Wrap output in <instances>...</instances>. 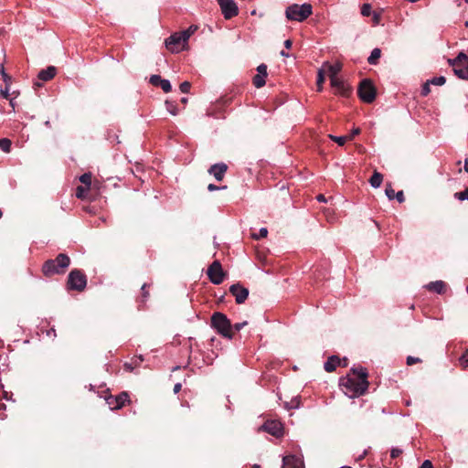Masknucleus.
Here are the masks:
<instances>
[{"mask_svg":"<svg viewBox=\"0 0 468 468\" xmlns=\"http://www.w3.org/2000/svg\"><path fill=\"white\" fill-rule=\"evenodd\" d=\"M353 377L346 376L340 381L346 395L356 398L366 393L368 388L367 371L365 367L352 368Z\"/></svg>","mask_w":468,"mask_h":468,"instance_id":"1","label":"nucleus"},{"mask_svg":"<svg viewBox=\"0 0 468 468\" xmlns=\"http://www.w3.org/2000/svg\"><path fill=\"white\" fill-rule=\"evenodd\" d=\"M70 264V259L64 253L58 254L54 260H48L42 266V272L47 277L63 274Z\"/></svg>","mask_w":468,"mask_h":468,"instance_id":"2","label":"nucleus"},{"mask_svg":"<svg viewBox=\"0 0 468 468\" xmlns=\"http://www.w3.org/2000/svg\"><path fill=\"white\" fill-rule=\"evenodd\" d=\"M313 13V6L310 4L289 5L285 10V16L288 20L303 22Z\"/></svg>","mask_w":468,"mask_h":468,"instance_id":"3","label":"nucleus"},{"mask_svg":"<svg viewBox=\"0 0 468 468\" xmlns=\"http://www.w3.org/2000/svg\"><path fill=\"white\" fill-rule=\"evenodd\" d=\"M211 326L222 336L229 339L233 337L231 323L224 314L215 313L211 317Z\"/></svg>","mask_w":468,"mask_h":468,"instance_id":"4","label":"nucleus"},{"mask_svg":"<svg viewBox=\"0 0 468 468\" xmlns=\"http://www.w3.org/2000/svg\"><path fill=\"white\" fill-rule=\"evenodd\" d=\"M448 63L459 79L468 80V56L464 52H460L456 58L448 59Z\"/></svg>","mask_w":468,"mask_h":468,"instance_id":"5","label":"nucleus"},{"mask_svg":"<svg viewBox=\"0 0 468 468\" xmlns=\"http://www.w3.org/2000/svg\"><path fill=\"white\" fill-rule=\"evenodd\" d=\"M359 98L367 103H371L376 98V89L370 80H363L358 87Z\"/></svg>","mask_w":468,"mask_h":468,"instance_id":"6","label":"nucleus"},{"mask_svg":"<svg viewBox=\"0 0 468 468\" xmlns=\"http://www.w3.org/2000/svg\"><path fill=\"white\" fill-rule=\"evenodd\" d=\"M68 284L69 289L76 291H83L87 284V279L80 270H73L68 277Z\"/></svg>","mask_w":468,"mask_h":468,"instance_id":"7","label":"nucleus"},{"mask_svg":"<svg viewBox=\"0 0 468 468\" xmlns=\"http://www.w3.org/2000/svg\"><path fill=\"white\" fill-rule=\"evenodd\" d=\"M207 276L214 284H220L224 280V271L218 261H215L207 269Z\"/></svg>","mask_w":468,"mask_h":468,"instance_id":"8","label":"nucleus"},{"mask_svg":"<svg viewBox=\"0 0 468 468\" xmlns=\"http://www.w3.org/2000/svg\"><path fill=\"white\" fill-rule=\"evenodd\" d=\"M260 431H266L271 435L279 438L283 435V427L279 420H267L263 425L260 427Z\"/></svg>","mask_w":468,"mask_h":468,"instance_id":"9","label":"nucleus"},{"mask_svg":"<svg viewBox=\"0 0 468 468\" xmlns=\"http://www.w3.org/2000/svg\"><path fill=\"white\" fill-rule=\"evenodd\" d=\"M221 12L226 19H230L238 15L239 9L234 0H217Z\"/></svg>","mask_w":468,"mask_h":468,"instance_id":"10","label":"nucleus"},{"mask_svg":"<svg viewBox=\"0 0 468 468\" xmlns=\"http://www.w3.org/2000/svg\"><path fill=\"white\" fill-rule=\"evenodd\" d=\"M229 292L235 297L238 304L243 303L249 296V290L239 283L232 284L229 288Z\"/></svg>","mask_w":468,"mask_h":468,"instance_id":"11","label":"nucleus"},{"mask_svg":"<svg viewBox=\"0 0 468 468\" xmlns=\"http://www.w3.org/2000/svg\"><path fill=\"white\" fill-rule=\"evenodd\" d=\"M228 169V165L224 163L215 164L210 166L208 169V173L212 175L216 180L221 181L224 177V175Z\"/></svg>","mask_w":468,"mask_h":468,"instance_id":"12","label":"nucleus"},{"mask_svg":"<svg viewBox=\"0 0 468 468\" xmlns=\"http://www.w3.org/2000/svg\"><path fill=\"white\" fill-rule=\"evenodd\" d=\"M150 83L154 86H160L165 92H169L172 90L170 81L162 79L159 75H152L150 77Z\"/></svg>","mask_w":468,"mask_h":468,"instance_id":"13","label":"nucleus"},{"mask_svg":"<svg viewBox=\"0 0 468 468\" xmlns=\"http://www.w3.org/2000/svg\"><path fill=\"white\" fill-rule=\"evenodd\" d=\"M183 43V37L180 33H175L165 40V46L172 52H178L179 49L176 48L177 45Z\"/></svg>","mask_w":468,"mask_h":468,"instance_id":"14","label":"nucleus"},{"mask_svg":"<svg viewBox=\"0 0 468 468\" xmlns=\"http://www.w3.org/2000/svg\"><path fill=\"white\" fill-rule=\"evenodd\" d=\"M282 463V468H303L302 461L294 455L283 457Z\"/></svg>","mask_w":468,"mask_h":468,"instance_id":"15","label":"nucleus"},{"mask_svg":"<svg viewBox=\"0 0 468 468\" xmlns=\"http://www.w3.org/2000/svg\"><path fill=\"white\" fill-rule=\"evenodd\" d=\"M331 85L335 89L336 93L341 94L343 96L347 95L348 88L345 85L344 81L338 77H334L330 79Z\"/></svg>","mask_w":468,"mask_h":468,"instance_id":"16","label":"nucleus"},{"mask_svg":"<svg viewBox=\"0 0 468 468\" xmlns=\"http://www.w3.org/2000/svg\"><path fill=\"white\" fill-rule=\"evenodd\" d=\"M57 69L53 66L48 67L46 69H42L38 73V79L43 81H48L55 77Z\"/></svg>","mask_w":468,"mask_h":468,"instance_id":"17","label":"nucleus"},{"mask_svg":"<svg viewBox=\"0 0 468 468\" xmlns=\"http://www.w3.org/2000/svg\"><path fill=\"white\" fill-rule=\"evenodd\" d=\"M322 69H327V72H328V75H329V78H335V77H338V73L341 71L342 69V64L340 63H335V64H329L328 62H325L324 65H323V68Z\"/></svg>","mask_w":468,"mask_h":468,"instance_id":"18","label":"nucleus"},{"mask_svg":"<svg viewBox=\"0 0 468 468\" xmlns=\"http://www.w3.org/2000/svg\"><path fill=\"white\" fill-rule=\"evenodd\" d=\"M340 364V358L336 356H331L324 365L326 372H333Z\"/></svg>","mask_w":468,"mask_h":468,"instance_id":"19","label":"nucleus"},{"mask_svg":"<svg viewBox=\"0 0 468 468\" xmlns=\"http://www.w3.org/2000/svg\"><path fill=\"white\" fill-rule=\"evenodd\" d=\"M426 288L441 294L445 291V283L442 281L431 282L426 285Z\"/></svg>","mask_w":468,"mask_h":468,"instance_id":"20","label":"nucleus"},{"mask_svg":"<svg viewBox=\"0 0 468 468\" xmlns=\"http://www.w3.org/2000/svg\"><path fill=\"white\" fill-rule=\"evenodd\" d=\"M382 181H383V176L377 171L374 172V174L372 175V176L369 179V183H370L371 186L374 188L379 187L382 184Z\"/></svg>","mask_w":468,"mask_h":468,"instance_id":"21","label":"nucleus"},{"mask_svg":"<svg viewBox=\"0 0 468 468\" xmlns=\"http://www.w3.org/2000/svg\"><path fill=\"white\" fill-rule=\"evenodd\" d=\"M380 56L381 50L378 48H376L371 51V54L367 58V62L370 65H377Z\"/></svg>","mask_w":468,"mask_h":468,"instance_id":"22","label":"nucleus"},{"mask_svg":"<svg viewBox=\"0 0 468 468\" xmlns=\"http://www.w3.org/2000/svg\"><path fill=\"white\" fill-rule=\"evenodd\" d=\"M197 30V26H190L186 30L179 32L181 37H183V43H186L188 38Z\"/></svg>","mask_w":468,"mask_h":468,"instance_id":"23","label":"nucleus"},{"mask_svg":"<svg viewBox=\"0 0 468 468\" xmlns=\"http://www.w3.org/2000/svg\"><path fill=\"white\" fill-rule=\"evenodd\" d=\"M329 138L335 142L338 145L342 146L344 145L348 140H352V136H335L332 134H329Z\"/></svg>","mask_w":468,"mask_h":468,"instance_id":"24","label":"nucleus"},{"mask_svg":"<svg viewBox=\"0 0 468 468\" xmlns=\"http://www.w3.org/2000/svg\"><path fill=\"white\" fill-rule=\"evenodd\" d=\"M90 189V187L79 186L76 189V197L80 199L86 198Z\"/></svg>","mask_w":468,"mask_h":468,"instance_id":"25","label":"nucleus"},{"mask_svg":"<svg viewBox=\"0 0 468 468\" xmlns=\"http://www.w3.org/2000/svg\"><path fill=\"white\" fill-rule=\"evenodd\" d=\"M265 76L263 75H261V74H256L254 77H253V84L256 88H261L265 85L266 81H265Z\"/></svg>","mask_w":468,"mask_h":468,"instance_id":"26","label":"nucleus"},{"mask_svg":"<svg viewBox=\"0 0 468 468\" xmlns=\"http://www.w3.org/2000/svg\"><path fill=\"white\" fill-rule=\"evenodd\" d=\"M11 141L7 138L0 139V149L5 153H10L11 151Z\"/></svg>","mask_w":468,"mask_h":468,"instance_id":"27","label":"nucleus"},{"mask_svg":"<svg viewBox=\"0 0 468 468\" xmlns=\"http://www.w3.org/2000/svg\"><path fill=\"white\" fill-rule=\"evenodd\" d=\"M91 178L92 175L91 173H85L80 177V181L84 185V186L91 187Z\"/></svg>","mask_w":468,"mask_h":468,"instance_id":"28","label":"nucleus"},{"mask_svg":"<svg viewBox=\"0 0 468 468\" xmlns=\"http://www.w3.org/2000/svg\"><path fill=\"white\" fill-rule=\"evenodd\" d=\"M324 82V69H320L318 70V76H317V90L318 91H321L323 90V83Z\"/></svg>","mask_w":468,"mask_h":468,"instance_id":"29","label":"nucleus"},{"mask_svg":"<svg viewBox=\"0 0 468 468\" xmlns=\"http://www.w3.org/2000/svg\"><path fill=\"white\" fill-rule=\"evenodd\" d=\"M300 406V399L298 398L292 399L290 402H285L284 407L287 410L297 409Z\"/></svg>","mask_w":468,"mask_h":468,"instance_id":"30","label":"nucleus"},{"mask_svg":"<svg viewBox=\"0 0 468 468\" xmlns=\"http://www.w3.org/2000/svg\"><path fill=\"white\" fill-rule=\"evenodd\" d=\"M165 108L166 110L172 114V115H176L177 114V108H176V105L172 102V101H165Z\"/></svg>","mask_w":468,"mask_h":468,"instance_id":"31","label":"nucleus"},{"mask_svg":"<svg viewBox=\"0 0 468 468\" xmlns=\"http://www.w3.org/2000/svg\"><path fill=\"white\" fill-rule=\"evenodd\" d=\"M0 74L3 78V80L5 81V85H10L11 83V77L5 73L4 64L0 65Z\"/></svg>","mask_w":468,"mask_h":468,"instance_id":"32","label":"nucleus"},{"mask_svg":"<svg viewBox=\"0 0 468 468\" xmlns=\"http://www.w3.org/2000/svg\"><path fill=\"white\" fill-rule=\"evenodd\" d=\"M454 197L461 201L468 200V187L462 192H456Z\"/></svg>","mask_w":468,"mask_h":468,"instance_id":"33","label":"nucleus"},{"mask_svg":"<svg viewBox=\"0 0 468 468\" xmlns=\"http://www.w3.org/2000/svg\"><path fill=\"white\" fill-rule=\"evenodd\" d=\"M431 84L441 86L446 82V79L443 76L435 77L429 80Z\"/></svg>","mask_w":468,"mask_h":468,"instance_id":"34","label":"nucleus"},{"mask_svg":"<svg viewBox=\"0 0 468 468\" xmlns=\"http://www.w3.org/2000/svg\"><path fill=\"white\" fill-rule=\"evenodd\" d=\"M459 362L463 367H468V349L461 356Z\"/></svg>","mask_w":468,"mask_h":468,"instance_id":"35","label":"nucleus"},{"mask_svg":"<svg viewBox=\"0 0 468 468\" xmlns=\"http://www.w3.org/2000/svg\"><path fill=\"white\" fill-rule=\"evenodd\" d=\"M385 193H386V196L388 197V198L389 200H392V199L395 198L396 193H395L394 189L391 187L390 185L387 186Z\"/></svg>","mask_w":468,"mask_h":468,"instance_id":"36","label":"nucleus"},{"mask_svg":"<svg viewBox=\"0 0 468 468\" xmlns=\"http://www.w3.org/2000/svg\"><path fill=\"white\" fill-rule=\"evenodd\" d=\"M371 12V5L369 4H364L361 7V14L364 16H368Z\"/></svg>","mask_w":468,"mask_h":468,"instance_id":"37","label":"nucleus"},{"mask_svg":"<svg viewBox=\"0 0 468 468\" xmlns=\"http://www.w3.org/2000/svg\"><path fill=\"white\" fill-rule=\"evenodd\" d=\"M127 398H128L127 393L121 394L117 398V406H116V408H121L123 405L124 401L127 399Z\"/></svg>","mask_w":468,"mask_h":468,"instance_id":"38","label":"nucleus"},{"mask_svg":"<svg viewBox=\"0 0 468 468\" xmlns=\"http://www.w3.org/2000/svg\"><path fill=\"white\" fill-rule=\"evenodd\" d=\"M179 88L183 93H188L191 88V84L188 81H184L180 84Z\"/></svg>","mask_w":468,"mask_h":468,"instance_id":"39","label":"nucleus"},{"mask_svg":"<svg viewBox=\"0 0 468 468\" xmlns=\"http://www.w3.org/2000/svg\"><path fill=\"white\" fill-rule=\"evenodd\" d=\"M268 234V230L266 228H261L259 231V235H256V234H253L252 237L255 239H259L261 238H265Z\"/></svg>","mask_w":468,"mask_h":468,"instance_id":"40","label":"nucleus"},{"mask_svg":"<svg viewBox=\"0 0 468 468\" xmlns=\"http://www.w3.org/2000/svg\"><path fill=\"white\" fill-rule=\"evenodd\" d=\"M258 74L263 75L267 77V66L265 64H261L257 67Z\"/></svg>","mask_w":468,"mask_h":468,"instance_id":"41","label":"nucleus"},{"mask_svg":"<svg viewBox=\"0 0 468 468\" xmlns=\"http://www.w3.org/2000/svg\"><path fill=\"white\" fill-rule=\"evenodd\" d=\"M430 84L431 82L428 80L422 87L421 89V95L422 96H427L430 92H431V89H430Z\"/></svg>","mask_w":468,"mask_h":468,"instance_id":"42","label":"nucleus"},{"mask_svg":"<svg viewBox=\"0 0 468 468\" xmlns=\"http://www.w3.org/2000/svg\"><path fill=\"white\" fill-rule=\"evenodd\" d=\"M418 362H420V359L419 357H414V356H410L407 357V364L409 366H411Z\"/></svg>","mask_w":468,"mask_h":468,"instance_id":"43","label":"nucleus"},{"mask_svg":"<svg viewBox=\"0 0 468 468\" xmlns=\"http://www.w3.org/2000/svg\"><path fill=\"white\" fill-rule=\"evenodd\" d=\"M395 198L398 200V202L402 203L405 200L404 193L403 191H399L395 195Z\"/></svg>","mask_w":468,"mask_h":468,"instance_id":"44","label":"nucleus"},{"mask_svg":"<svg viewBox=\"0 0 468 468\" xmlns=\"http://www.w3.org/2000/svg\"><path fill=\"white\" fill-rule=\"evenodd\" d=\"M401 452H402V451L399 449H392L391 452H390L391 458L399 457Z\"/></svg>","mask_w":468,"mask_h":468,"instance_id":"45","label":"nucleus"},{"mask_svg":"<svg viewBox=\"0 0 468 468\" xmlns=\"http://www.w3.org/2000/svg\"><path fill=\"white\" fill-rule=\"evenodd\" d=\"M248 323L246 321L242 322V323H237L234 324V329L236 331H239L240 329H242Z\"/></svg>","mask_w":468,"mask_h":468,"instance_id":"46","label":"nucleus"},{"mask_svg":"<svg viewBox=\"0 0 468 468\" xmlns=\"http://www.w3.org/2000/svg\"><path fill=\"white\" fill-rule=\"evenodd\" d=\"M1 94L4 98L8 99L9 97V85H6L4 90H1Z\"/></svg>","mask_w":468,"mask_h":468,"instance_id":"47","label":"nucleus"},{"mask_svg":"<svg viewBox=\"0 0 468 468\" xmlns=\"http://www.w3.org/2000/svg\"><path fill=\"white\" fill-rule=\"evenodd\" d=\"M420 468H433V465L430 460H425Z\"/></svg>","mask_w":468,"mask_h":468,"instance_id":"48","label":"nucleus"},{"mask_svg":"<svg viewBox=\"0 0 468 468\" xmlns=\"http://www.w3.org/2000/svg\"><path fill=\"white\" fill-rule=\"evenodd\" d=\"M208 191H215L220 189V187L215 186L214 184H209L207 186Z\"/></svg>","mask_w":468,"mask_h":468,"instance_id":"49","label":"nucleus"},{"mask_svg":"<svg viewBox=\"0 0 468 468\" xmlns=\"http://www.w3.org/2000/svg\"><path fill=\"white\" fill-rule=\"evenodd\" d=\"M181 383H176L175 386H174V392L175 393H178L181 389Z\"/></svg>","mask_w":468,"mask_h":468,"instance_id":"50","label":"nucleus"},{"mask_svg":"<svg viewBox=\"0 0 468 468\" xmlns=\"http://www.w3.org/2000/svg\"><path fill=\"white\" fill-rule=\"evenodd\" d=\"M292 45V40L287 39V40L284 41V46H285L286 48H291Z\"/></svg>","mask_w":468,"mask_h":468,"instance_id":"51","label":"nucleus"},{"mask_svg":"<svg viewBox=\"0 0 468 468\" xmlns=\"http://www.w3.org/2000/svg\"><path fill=\"white\" fill-rule=\"evenodd\" d=\"M146 284H143L142 291H143V296L144 298H146L148 296V292L145 291Z\"/></svg>","mask_w":468,"mask_h":468,"instance_id":"52","label":"nucleus"},{"mask_svg":"<svg viewBox=\"0 0 468 468\" xmlns=\"http://www.w3.org/2000/svg\"><path fill=\"white\" fill-rule=\"evenodd\" d=\"M359 133H360V129L356 128L352 131V133L349 136H352V138H353L355 135L358 134Z\"/></svg>","mask_w":468,"mask_h":468,"instance_id":"53","label":"nucleus"},{"mask_svg":"<svg viewBox=\"0 0 468 468\" xmlns=\"http://www.w3.org/2000/svg\"><path fill=\"white\" fill-rule=\"evenodd\" d=\"M316 198L320 202H325L326 201V199H325L324 195H318Z\"/></svg>","mask_w":468,"mask_h":468,"instance_id":"54","label":"nucleus"},{"mask_svg":"<svg viewBox=\"0 0 468 468\" xmlns=\"http://www.w3.org/2000/svg\"><path fill=\"white\" fill-rule=\"evenodd\" d=\"M124 367H125L129 371H132V370L133 369V367H132V365H131V364H128V363H126V364L124 365Z\"/></svg>","mask_w":468,"mask_h":468,"instance_id":"55","label":"nucleus"},{"mask_svg":"<svg viewBox=\"0 0 468 468\" xmlns=\"http://www.w3.org/2000/svg\"><path fill=\"white\" fill-rule=\"evenodd\" d=\"M464 171L468 173V159L464 161Z\"/></svg>","mask_w":468,"mask_h":468,"instance_id":"56","label":"nucleus"},{"mask_svg":"<svg viewBox=\"0 0 468 468\" xmlns=\"http://www.w3.org/2000/svg\"><path fill=\"white\" fill-rule=\"evenodd\" d=\"M280 54H281V56H282V57H289V54H288V53H286V52H285V51H283V50H282V51H281V53H280Z\"/></svg>","mask_w":468,"mask_h":468,"instance_id":"57","label":"nucleus"},{"mask_svg":"<svg viewBox=\"0 0 468 468\" xmlns=\"http://www.w3.org/2000/svg\"><path fill=\"white\" fill-rule=\"evenodd\" d=\"M181 102L182 103H186L187 102V98H182L181 99Z\"/></svg>","mask_w":468,"mask_h":468,"instance_id":"58","label":"nucleus"},{"mask_svg":"<svg viewBox=\"0 0 468 468\" xmlns=\"http://www.w3.org/2000/svg\"><path fill=\"white\" fill-rule=\"evenodd\" d=\"M10 105L12 106L13 109L15 108V103H14L13 100H10Z\"/></svg>","mask_w":468,"mask_h":468,"instance_id":"59","label":"nucleus"},{"mask_svg":"<svg viewBox=\"0 0 468 468\" xmlns=\"http://www.w3.org/2000/svg\"><path fill=\"white\" fill-rule=\"evenodd\" d=\"M366 454H367V451H364L363 454H362V455H360V457H359V458H360V459H361V458H364V456H365Z\"/></svg>","mask_w":468,"mask_h":468,"instance_id":"60","label":"nucleus"},{"mask_svg":"<svg viewBox=\"0 0 468 468\" xmlns=\"http://www.w3.org/2000/svg\"><path fill=\"white\" fill-rule=\"evenodd\" d=\"M342 468H352V467H350V466H343Z\"/></svg>","mask_w":468,"mask_h":468,"instance_id":"61","label":"nucleus"},{"mask_svg":"<svg viewBox=\"0 0 468 468\" xmlns=\"http://www.w3.org/2000/svg\"><path fill=\"white\" fill-rule=\"evenodd\" d=\"M253 468H259V465L255 464V465L253 466Z\"/></svg>","mask_w":468,"mask_h":468,"instance_id":"62","label":"nucleus"},{"mask_svg":"<svg viewBox=\"0 0 468 468\" xmlns=\"http://www.w3.org/2000/svg\"><path fill=\"white\" fill-rule=\"evenodd\" d=\"M465 26L468 27V21L465 23Z\"/></svg>","mask_w":468,"mask_h":468,"instance_id":"63","label":"nucleus"},{"mask_svg":"<svg viewBox=\"0 0 468 468\" xmlns=\"http://www.w3.org/2000/svg\"><path fill=\"white\" fill-rule=\"evenodd\" d=\"M466 291H467V293H468V286H467V288H466Z\"/></svg>","mask_w":468,"mask_h":468,"instance_id":"64","label":"nucleus"}]
</instances>
